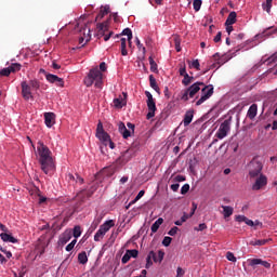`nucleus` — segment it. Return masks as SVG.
<instances>
[{
  "label": "nucleus",
  "instance_id": "24",
  "mask_svg": "<svg viewBox=\"0 0 277 277\" xmlns=\"http://www.w3.org/2000/svg\"><path fill=\"white\" fill-rule=\"evenodd\" d=\"M107 14H109V6H102L100 13L96 16V21H101L103 18H105V16H107Z\"/></svg>",
  "mask_w": 277,
  "mask_h": 277
},
{
  "label": "nucleus",
  "instance_id": "56",
  "mask_svg": "<svg viewBox=\"0 0 277 277\" xmlns=\"http://www.w3.org/2000/svg\"><path fill=\"white\" fill-rule=\"evenodd\" d=\"M183 276H185V271H183L181 267H177L176 277H183Z\"/></svg>",
  "mask_w": 277,
  "mask_h": 277
},
{
  "label": "nucleus",
  "instance_id": "45",
  "mask_svg": "<svg viewBox=\"0 0 277 277\" xmlns=\"http://www.w3.org/2000/svg\"><path fill=\"white\" fill-rule=\"evenodd\" d=\"M103 237H105V234H103V232H101L100 229L95 233L94 235V241H101V239H103Z\"/></svg>",
  "mask_w": 277,
  "mask_h": 277
},
{
  "label": "nucleus",
  "instance_id": "3",
  "mask_svg": "<svg viewBox=\"0 0 277 277\" xmlns=\"http://www.w3.org/2000/svg\"><path fill=\"white\" fill-rule=\"evenodd\" d=\"M202 85H205V82L197 81V82L193 83L187 89L181 91L180 98L184 103H187V101H189V98H194V96H196L197 92H200V87H202Z\"/></svg>",
  "mask_w": 277,
  "mask_h": 277
},
{
  "label": "nucleus",
  "instance_id": "62",
  "mask_svg": "<svg viewBox=\"0 0 277 277\" xmlns=\"http://www.w3.org/2000/svg\"><path fill=\"white\" fill-rule=\"evenodd\" d=\"M222 41V32L219 31L216 36L214 37V42H221Z\"/></svg>",
  "mask_w": 277,
  "mask_h": 277
},
{
  "label": "nucleus",
  "instance_id": "36",
  "mask_svg": "<svg viewBox=\"0 0 277 277\" xmlns=\"http://www.w3.org/2000/svg\"><path fill=\"white\" fill-rule=\"evenodd\" d=\"M148 60L151 72H158L157 63L155 62V58H153V56H149Z\"/></svg>",
  "mask_w": 277,
  "mask_h": 277
},
{
  "label": "nucleus",
  "instance_id": "16",
  "mask_svg": "<svg viewBox=\"0 0 277 277\" xmlns=\"http://www.w3.org/2000/svg\"><path fill=\"white\" fill-rule=\"evenodd\" d=\"M115 226V223H114V220H109V221H106L104 224H102L100 226V232L103 233L104 235H107V233H109V230L111 228H114Z\"/></svg>",
  "mask_w": 277,
  "mask_h": 277
},
{
  "label": "nucleus",
  "instance_id": "11",
  "mask_svg": "<svg viewBox=\"0 0 277 277\" xmlns=\"http://www.w3.org/2000/svg\"><path fill=\"white\" fill-rule=\"evenodd\" d=\"M45 79L49 81V83H56L58 88H64V79L57 77L53 74H45Z\"/></svg>",
  "mask_w": 277,
  "mask_h": 277
},
{
  "label": "nucleus",
  "instance_id": "9",
  "mask_svg": "<svg viewBox=\"0 0 277 277\" xmlns=\"http://www.w3.org/2000/svg\"><path fill=\"white\" fill-rule=\"evenodd\" d=\"M22 85V96L25 101H29V98H34V95L31 94V92H34V90L31 89V87L29 85V83H27V81H23L21 83Z\"/></svg>",
  "mask_w": 277,
  "mask_h": 277
},
{
  "label": "nucleus",
  "instance_id": "7",
  "mask_svg": "<svg viewBox=\"0 0 277 277\" xmlns=\"http://www.w3.org/2000/svg\"><path fill=\"white\" fill-rule=\"evenodd\" d=\"M229 131H230V119H226L224 122L221 123L215 136L219 140H224V137L228 135Z\"/></svg>",
  "mask_w": 277,
  "mask_h": 277
},
{
  "label": "nucleus",
  "instance_id": "59",
  "mask_svg": "<svg viewBox=\"0 0 277 277\" xmlns=\"http://www.w3.org/2000/svg\"><path fill=\"white\" fill-rule=\"evenodd\" d=\"M127 127H128V130H130L132 133H135V124L128 122Z\"/></svg>",
  "mask_w": 277,
  "mask_h": 277
},
{
  "label": "nucleus",
  "instance_id": "12",
  "mask_svg": "<svg viewBox=\"0 0 277 277\" xmlns=\"http://www.w3.org/2000/svg\"><path fill=\"white\" fill-rule=\"evenodd\" d=\"M72 239V232L70 229H66L58 239V245L60 246H66L69 240Z\"/></svg>",
  "mask_w": 277,
  "mask_h": 277
},
{
  "label": "nucleus",
  "instance_id": "38",
  "mask_svg": "<svg viewBox=\"0 0 277 277\" xmlns=\"http://www.w3.org/2000/svg\"><path fill=\"white\" fill-rule=\"evenodd\" d=\"M22 66L18 63H13L9 66V70H11V72H18V70H21Z\"/></svg>",
  "mask_w": 277,
  "mask_h": 277
},
{
  "label": "nucleus",
  "instance_id": "30",
  "mask_svg": "<svg viewBox=\"0 0 277 277\" xmlns=\"http://www.w3.org/2000/svg\"><path fill=\"white\" fill-rule=\"evenodd\" d=\"M122 36L128 37V42H129V45L131 47V40H133V31L131 30V28L123 29L122 30Z\"/></svg>",
  "mask_w": 277,
  "mask_h": 277
},
{
  "label": "nucleus",
  "instance_id": "47",
  "mask_svg": "<svg viewBox=\"0 0 277 277\" xmlns=\"http://www.w3.org/2000/svg\"><path fill=\"white\" fill-rule=\"evenodd\" d=\"M174 42H175V50L177 53H181V38L175 37L174 38Z\"/></svg>",
  "mask_w": 277,
  "mask_h": 277
},
{
  "label": "nucleus",
  "instance_id": "2",
  "mask_svg": "<svg viewBox=\"0 0 277 277\" xmlns=\"http://www.w3.org/2000/svg\"><path fill=\"white\" fill-rule=\"evenodd\" d=\"M84 85L87 88H92V85L98 89L103 88V72L98 68L91 69L84 78Z\"/></svg>",
  "mask_w": 277,
  "mask_h": 277
},
{
  "label": "nucleus",
  "instance_id": "51",
  "mask_svg": "<svg viewBox=\"0 0 277 277\" xmlns=\"http://www.w3.org/2000/svg\"><path fill=\"white\" fill-rule=\"evenodd\" d=\"M190 68H196L197 70H200V62L198 60H195L190 64Z\"/></svg>",
  "mask_w": 277,
  "mask_h": 277
},
{
  "label": "nucleus",
  "instance_id": "28",
  "mask_svg": "<svg viewBox=\"0 0 277 277\" xmlns=\"http://www.w3.org/2000/svg\"><path fill=\"white\" fill-rule=\"evenodd\" d=\"M78 262L81 265H85V263H88V253H85V251H82L78 254Z\"/></svg>",
  "mask_w": 277,
  "mask_h": 277
},
{
  "label": "nucleus",
  "instance_id": "1",
  "mask_svg": "<svg viewBox=\"0 0 277 277\" xmlns=\"http://www.w3.org/2000/svg\"><path fill=\"white\" fill-rule=\"evenodd\" d=\"M37 153L39 155V163L44 174H51L55 171V161H53V153L42 141L37 143Z\"/></svg>",
  "mask_w": 277,
  "mask_h": 277
},
{
  "label": "nucleus",
  "instance_id": "29",
  "mask_svg": "<svg viewBox=\"0 0 277 277\" xmlns=\"http://www.w3.org/2000/svg\"><path fill=\"white\" fill-rule=\"evenodd\" d=\"M149 85L155 90V92H159V85H157V79H155V76H149Z\"/></svg>",
  "mask_w": 277,
  "mask_h": 277
},
{
  "label": "nucleus",
  "instance_id": "34",
  "mask_svg": "<svg viewBox=\"0 0 277 277\" xmlns=\"http://www.w3.org/2000/svg\"><path fill=\"white\" fill-rule=\"evenodd\" d=\"M268 241L269 239L251 240L250 246H265Z\"/></svg>",
  "mask_w": 277,
  "mask_h": 277
},
{
  "label": "nucleus",
  "instance_id": "15",
  "mask_svg": "<svg viewBox=\"0 0 277 277\" xmlns=\"http://www.w3.org/2000/svg\"><path fill=\"white\" fill-rule=\"evenodd\" d=\"M147 109L148 114L146 116L147 120H150V118H155V113L157 111V104L154 101L147 102Z\"/></svg>",
  "mask_w": 277,
  "mask_h": 277
},
{
  "label": "nucleus",
  "instance_id": "48",
  "mask_svg": "<svg viewBox=\"0 0 277 277\" xmlns=\"http://www.w3.org/2000/svg\"><path fill=\"white\" fill-rule=\"evenodd\" d=\"M98 224H101V217L95 219L92 224H91V228L92 230H96V228L98 227Z\"/></svg>",
  "mask_w": 277,
  "mask_h": 277
},
{
  "label": "nucleus",
  "instance_id": "42",
  "mask_svg": "<svg viewBox=\"0 0 277 277\" xmlns=\"http://www.w3.org/2000/svg\"><path fill=\"white\" fill-rule=\"evenodd\" d=\"M171 243H172V237L166 236L162 240V246H164V248H168Z\"/></svg>",
  "mask_w": 277,
  "mask_h": 277
},
{
  "label": "nucleus",
  "instance_id": "19",
  "mask_svg": "<svg viewBox=\"0 0 277 277\" xmlns=\"http://www.w3.org/2000/svg\"><path fill=\"white\" fill-rule=\"evenodd\" d=\"M258 111L259 106L256 104H252L247 111V118H249L250 120H254L256 118Z\"/></svg>",
  "mask_w": 277,
  "mask_h": 277
},
{
  "label": "nucleus",
  "instance_id": "49",
  "mask_svg": "<svg viewBox=\"0 0 277 277\" xmlns=\"http://www.w3.org/2000/svg\"><path fill=\"white\" fill-rule=\"evenodd\" d=\"M128 261H131V255H129V252L126 251L124 255H123L122 259H121V263H122L123 265H127V262H128Z\"/></svg>",
  "mask_w": 277,
  "mask_h": 277
},
{
  "label": "nucleus",
  "instance_id": "61",
  "mask_svg": "<svg viewBox=\"0 0 277 277\" xmlns=\"http://www.w3.org/2000/svg\"><path fill=\"white\" fill-rule=\"evenodd\" d=\"M103 25H97L98 36L104 37L106 34L103 31Z\"/></svg>",
  "mask_w": 277,
  "mask_h": 277
},
{
  "label": "nucleus",
  "instance_id": "4",
  "mask_svg": "<svg viewBox=\"0 0 277 277\" xmlns=\"http://www.w3.org/2000/svg\"><path fill=\"white\" fill-rule=\"evenodd\" d=\"M248 168H249V175L251 176V179H254L259 176V174H261L263 170V162L259 160V157H254L248 164Z\"/></svg>",
  "mask_w": 277,
  "mask_h": 277
},
{
  "label": "nucleus",
  "instance_id": "21",
  "mask_svg": "<svg viewBox=\"0 0 277 277\" xmlns=\"http://www.w3.org/2000/svg\"><path fill=\"white\" fill-rule=\"evenodd\" d=\"M114 103V107H116V109H122L124 107V105H127V100L122 98V97H117L113 101Z\"/></svg>",
  "mask_w": 277,
  "mask_h": 277
},
{
  "label": "nucleus",
  "instance_id": "54",
  "mask_svg": "<svg viewBox=\"0 0 277 277\" xmlns=\"http://www.w3.org/2000/svg\"><path fill=\"white\" fill-rule=\"evenodd\" d=\"M187 192H189V184H184L181 188V194L185 195Z\"/></svg>",
  "mask_w": 277,
  "mask_h": 277
},
{
  "label": "nucleus",
  "instance_id": "25",
  "mask_svg": "<svg viewBox=\"0 0 277 277\" xmlns=\"http://www.w3.org/2000/svg\"><path fill=\"white\" fill-rule=\"evenodd\" d=\"M194 120V113L187 111L184 116V127H189L192 124V121Z\"/></svg>",
  "mask_w": 277,
  "mask_h": 277
},
{
  "label": "nucleus",
  "instance_id": "57",
  "mask_svg": "<svg viewBox=\"0 0 277 277\" xmlns=\"http://www.w3.org/2000/svg\"><path fill=\"white\" fill-rule=\"evenodd\" d=\"M66 179L69 181V183H75V181H76V177H75V175H72V173H68L66 175Z\"/></svg>",
  "mask_w": 277,
  "mask_h": 277
},
{
  "label": "nucleus",
  "instance_id": "10",
  "mask_svg": "<svg viewBox=\"0 0 277 277\" xmlns=\"http://www.w3.org/2000/svg\"><path fill=\"white\" fill-rule=\"evenodd\" d=\"M267 185V176L260 174V176L255 180V183L252 185L253 192H259L262 187Z\"/></svg>",
  "mask_w": 277,
  "mask_h": 277
},
{
  "label": "nucleus",
  "instance_id": "8",
  "mask_svg": "<svg viewBox=\"0 0 277 277\" xmlns=\"http://www.w3.org/2000/svg\"><path fill=\"white\" fill-rule=\"evenodd\" d=\"M96 137H98L100 142H102V146L106 144V142H109L111 137L108 135L107 132L103 129V122L97 123L96 128Z\"/></svg>",
  "mask_w": 277,
  "mask_h": 277
},
{
  "label": "nucleus",
  "instance_id": "52",
  "mask_svg": "<svg viewBox=\"0 0 277 277\" xmlns=\"http://www.w3.org/2000/svg\"><path fill=\"white\" fill-rule=\"evenodd\" d=\"M176 233H179V227L174 226L172 227L169 232L168 235H170V237H174V235H176Z\"/></svg>",
  "mask_w": 277,
  "mask_h": 277
},
{
  "label": "nucleus",
  "instance_id": "27",
  "mask_svg": "<svg viewBox=\"0 0 277 277\" xmlns=\"http://www.w3.org/2000/svg\"><path fill=\"white\" fill-rule=\"evenodd\" d=\"M271 29H274V27H268L266 28L262 34H260V38H269V36L276 34V29L274 30H271Z\"/></svg>",
  "mask_w": 277,
  "mask_h": 277
},
{
  "label": "nucleus",
  "instance_id": "58",
  "mask_svg": "<svg viewBox=\"0 0 277 277\" xmlns=\"http://www.w3.org/2000/svg\"><path fill=\"white\" fill-rule=\"evenodd\" d=\"M174 181H175L176 183H183V181H185V176H183V175H176V176L174 177Z\"/></svg>",
  "mask_w": 277,
  "mask_h": 277
},
{
  "label": "nucleus",
  "instance_id": "35",
  "mask_svg": "<svg viewBox=\"0 0 277 277\" xmlns=\"http://www.w3.org/2000/svg\"><path fill=\"white\" fill-rule=\"evenodd\" d=\"M193 82H194V77L189 76V74L184 76V79L182 80L183 85H186V87L189 85Z\"/></svg>",
  "mask_w": 277,
  "mask_h": 277
},
{
  "label": "nucleus",
  "instance_id": "33",
  "mask_svg": "<svg viewBox=\"0 0 277 277\" xmlns=\"http://www.w3.org/2000/svg\"><path fill=\"white\" fill-rule=\"evenodd\" d=\"M120 42H121V55H123V56L129 55V52L127 51V39L121 38Z\"/></svg>",
  "mask_w": 277,
  "mask_h": 277
},
{
  "label": "nucleus",
  "instance_id": "26",
  "mask_svg": "<svg viewBox=\"0 0 277 277\" xmlns=\"http://www.w3.org/2000/svg\"><path fill=\"white\" fill-rule=\"evenodd\" d=\"M28 85L32 90V92H38L40 90V81L37 79L29 80Z\"/></svg>",
  "mask_w": 277,
  "mask_h": 277
},
{
  "label": "nucleus",
  "instance_id": "32",
  "mask_svg": "<svg viewBox=\"0 0 277 277\" xmlns=\"http://www.w3.org/2000/svg\"><path fill=\"white\" fill-rule=\"evenodd\" d=\"M274 0H266V2L262 3V8L265 12H267V14H271L272 12V3Z\"/></svg>",
  "mask_w": 277,
  "mask_h": 277
},
{
  "label": "nucleus",
  "instance_id": "55",
  "mask_svg": "<svg viewBox=\"0 0 277 277\" xmlns=\"http://www.w3.org/2000/svg\"><path fill=\"white\" fill-rule=\"evenodd\" d=\"M248 217L246 216V215H236L235 216V220H236V222H239V223H241V222H245L246 223V220H247Z\"/></svg>",
  "mask_w": 277,
  "mask_h": 277
},
{
  "label": "nucleus",
  "instance_id": "6",
  "mask_svg": "<svg viewBox=\"0 0 277 277\" xmlns=\"http://www.w3.org/2000/svg\"><path fill=\"white\" fill-rule=\"evenodd\" d=\"M203 88L201 89V96L200 98L196 102L197 107L202 105L206 101H209L211 96H213V85H202Z\"/></svg>",
  "mask_w": 277,
  "mask_h": 277
},
{
  "label": "nucleus",
  "instance_id": "43",
  "mask_svg": "<svg viewBox=\"0 0 277 277\" xmlns=\"http://www.w3.org/2000/svg\"><path fill=\"white\" fill-rule=\"evenodd\" d=\"M226 259H227V261H230L232 263H237V258L230 251L226 253Z\"/></svg>",
  "mask_w": 277,
  "mask_h": 277
},
{
  "label": "nucleus",
  "instance_id": "53",
  "mask_svg": "<svg viewBox=\"0 0 277 277\" xmlns=\"http://www.w3.org/2000/svg\"><path fill=\"white\" fill-rule=\"evenodd\" d=\"M195 230L197 232L207 230V224L206 223L199 224L198 227H195Z\"/></svg>",
  "mask_w": 277,
  "mask_h": 277
},
{
  "label": "nucleus",
  "instance_id": "13",
  "mask_svg": "<svg viewBox=\"0 0 277 277\" xmlns=\"http://www.w3.org/2000/svg\"><path fill=\"white\" fill-rule=\"evenodd\" d=\"M249 265L251 267H256V265H262V267H265L266 269H269V267H272V264L269 262L263 261L261 259L249 260Z\"/></svg>",
  "mask_w": 277,
  "mask_h": 277
},
{
  "label": "nucleus",
  "instance_id": "17",
  "mask_svg": "<svg viewBox=\"0 0 277 277\" xmlns=\"http://www.w3.org/2000/svg\"><path fill=\"white\" fill-rule=\"evenodd\" d=\"M44 122H45V127L51 129V127H53V124H55V114L45 113L44 114Z\"/></svg>",
  "mask_w": 277,
  "mask_h": 277
},
{
  "label": "nucleus",
  "instance_id": "60",
  "mask_svg": "<svg viewBox=\"0 0 277 277\" xmlns=\"http://www.w3.org/2000/svg\"><path fill=\"white\" fill-rule=\"evenodd\" d=\"M104 146H109V148H111V150H114L116 148V145L111 142V138L108 140V142H106Z\"/></svg>",
  "mask_w": 277,
  "mask_h": 277
},
{
  "label": "nucleus",
  "instance_id": "41",
  "mask_svg": "<svg viewBox=\"0 0 277 277\" xmlns=\"http://www.w3.org/2000/svg\"><path fill=\"white\" fill-rule=\"evenodd\" d=\"M10 75H12L10 67H6L0 70V77H10Z\"/></svg>",
  "mask_w": 277,
  "mask_h": 277
},
{
  "label": "nucleus",
  "instance_id": "39",
  "mask_svg": "<svg viewBox=\"0 0 277 277\" xmlns=\"http://www.w3.org/2000/svg\"><path fill=\"white\" fill-rule=\"evenodd\" d=\"M193 8L195 12H200V8H202V0H194Z\"/></svg>",
  "mask_w": 277,
  "mask_h": 277
},
{
  "label": "nucleus",
  "instance_id": "63",
  "mask_svg": "<svg viewBox=\"0 0 277 277\" xmlns=\"http://www.w3.org/2000/svg\"><path fill=\"white\" fill-rule=\"evenodd\" d=\"M111 36H114V31H109V34H106V35L104 36V41H105V42L109 41V38H111Z\"/></svg>",
  "mask_w": 277,
  "mask_h": 277
},
{
  "label": "nucleus",
  "instance_id": "20",
  "mask_svg": "<svg viewBox=\"0 0 277 277\" xmlns=\"http://www.w3.org/2000/svg\"><path fill=\"white\" fill-rule=\"evenodd\" d=\"M0 237H1L2 241L6 242V243H18V239L14 238V236H12V234L1 233Z\"/></svg>",
  "mask_w": 277,
  "mask_h": 277
},
{
  "label": "nucleus",
  "instance_id": "40",
  "mask_svg": "<svg viewBox=\"0 0 277 277\" xmlns=\"http://www.w3.org/2000/svg\"><path fill=\"white\" fill-rule=\"evenodd\" d=\"M81 235V226L76 225L74 227V233L72 236L75 237V239H79V236Z\"/></svg>",
  "mask_w": 277,
  "mask_h": 277
},
{
  "label": "nucleus",
  "instance_id": "64",
  "mask_svg": "<svg viewBox=\"0 0 277 277\" xmlns=\"http://www.w3.org/2000/svg\"><path fill=\"white\" fill-rule=\"evenodd\" d=\"M179 187H181V185L179 183L171 185L172 192H179Z\"/></svg>",
  "mask_w": 277,
  "mask_h": 277
},
{
  "label": "nucleus",
  "instance_id": "31",
  "mask_svg": "<svg viewBox=\"0 0 277 277\" xmlns=\"http://www.w3.org/2000/svg\"><path fill=\"white\" fill-rule=\"evenodd\" d=\"M163 224V219L159 217L153 225H151V233H157L159 230V226Z\"/></svg>",
  "mask_w": 277,
  "mask_h": 277
},
{
  "label": "nucleus",
  "instance_id": "22",
  "mask_svg": "<svg viewBox=\"0 0 277 277\" xmlns=\"http://www.w3.org/2000/svg\"><path fill=\"white\" fill-rule=\"evenodd\" d=\"M235 23H237V12L232 11L227 16L225 25H235Z\"/></svg>",
  "mask_w": 277,
  "mask_h": 277
},
{
  "label": "nucleus",
  "instance_id": "46",
  "mask_svg": "<svg viewBox=\"0 0 277 277\" xmlns=\"http://www.w3.org/2000/svg\"><path fill=\"white\" fill-rule=\"evenodd\" d=\"M128 254L130 255V259H137V254H140V252L135 249L132 250H127Z\"/></svg>",
  "mask_w": 277,
  "mask_h": 277
},
{
  "label": "nucleus",
  "instance_id": "14",
  "mask_svg": "<svg viewBox=\"0 0 277 277\" xmlns=\"http://www.w3.org/2000/svg\"><path fill=\"white\" fill-rule=\"evenodd\" d=\"M119 133H121L123 140H129L131 135H133L134 132L127 129V126H124V122H119L118 124Z\"/></svg>",
  "mask_w": 277,
  "mask_h": 277
},
{
  "label": "nucleus",
  "instance_id": "44",
  "mask_svg": "<svg viewBox=\"0 0 277 277\" xmlns=\"http://www.w3.org/2000/svg\"><path fill=\"white\" fill-rule=\"evenodd\" d=\"M179 72H180V77H185L187 75V68H186L185 64L180 65Z\"/></svg>",
  "mask_w": 277,
  "mask_h": 277
},
{
  "label": "nucleus",
  "instance_id": "18",
  "mask_svg": "<svg viewBox=\"0 0 277 277\" xmlns=\"http://www.w3.org/2000/svg\"><path fill=\"white\" fill-rule=\"evenodd\" d=\"M133 157V149H128L121 154L119 157V161L121 163H128V161H131V158Z\"/></svg>",
  "mask_w": 277,
  "mask_h": 277
},
{
  "label": "nucleus",
  "instance_id": "37",
  "mask_svg": "<svg viewBox=\"0 0 277 277\" xmlns=\"http://www.w3.org/2000/svg\"><path fill=\"white\" fill-rule=\"evenodd\" d=\"M144 194H146V192L141 190V192L136 195V197L134 198V200H132V201L129 203V206L127 207V209H129V208L131 207V205H135V202H137V200H140L141 198H143V197H144Z\"/></svg>",
  "mask_w": 277,
  "mask_h": 277
},
{
  "label": "nucleus",
  "instance_id": "23",
  "mask_svg": "<svg viewBox=\"0 0 277 277\" xmlns=\"http://www.w3.org/2000/svg\"><path fill=\"white\" fill-rule=\"evenodd\" d=\"M223 209V217H230V215H233L235 209H233V207L230 206H222Z\"/></svg>",
  "mask_w": 277,
  "mask_h": 277
},
{
  "label": "nucleus",
  "instance_id": "50",
  "mask_svg": "<svg viewBox=\"0 0 277 277\" xmlns=\"http://www.w3.org/2000/svg\"><path fill=\"white\" fill-rule=\"evenodd\" d=\"M136 47L137 49H140V51H143V53H146V48L144 47V44H142V42H140V38H136Z\"/></svg>",
  "mask_w": 277,
  "mask_h": 277
},
{
  "label": "nucleus",
  "instance_id": "5",
  "mask_svg": "<svg viewBox=\"0 0 277 277\" xmlns=\"http://www.w3.org/2000/svg\"><path fill=\"white\" fill-rule=\"evenodd\" d=\"M163 256H166V252L159 250V259H157V253L155 251H150L146 258V269H150L153 267V261L154 263H161L163 261Z\"/></svg>",
  "mask_w": 277,
  "mask_h": 277
}]
</instances>
